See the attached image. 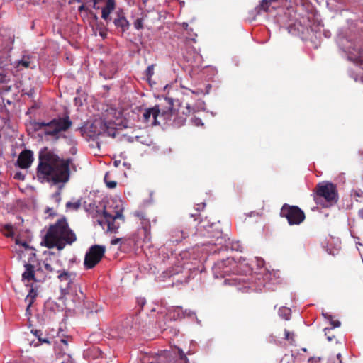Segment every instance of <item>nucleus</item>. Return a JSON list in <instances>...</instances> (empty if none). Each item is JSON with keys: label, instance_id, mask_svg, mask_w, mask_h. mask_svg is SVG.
<instances>
[{"label": "nucleus", "instance_id": "6ab92c4d", "mask_svg": "<svg viewBox=\"0 0 363 363\" xmlns=\"http://www.w3.org/2000/svg\"><path fill=\"white\" fill-rule=\"evenodd\" d=\"M101 125V128L103 132L106 133L108 135L115 138L116 136V129L111 126V123H107L105 121H99Z\"/></svg>", "mask_w": 363, "mask_h": 363}, {"label": "nucleus", "instance_id": "c03bdc74", "mask_svg": "<svg viewBox=\"0 0 363 363\" xmlns=\"http://www.w3.org/2000/svg\"><path fill=\"white\" fill-rule=\"evenodd\" d=\"M236 281H238L239 283H240L241 281L243 282V283H245V279L244 278H239V279H235Z\"/></svg>", "mask_w": 363, "mask_h": 363}, {"label": "nucleus", "instance_id": "c9c22d12", "mask_svg": "<svg viewBox=\"0 0 363 363\" xmlns=\"http://www.w3.org/2000/svg\"><path fill=\"white\" fill-rule=\"evenodd\" d=\"M179 356H180V359L184 360L185 363H189L188 358L186 357V354L183 352H179Z\"/></svg>", "mask_w": 363, "mask_h": 363}, {"label": "nucleus", "instance_id": "0eeeda50", "mask_svg": "<svg viewBox=\"0 0 363 363\" xmlns=\"http://www.w3.org/2000/svg\"><path fill=\"white\" fill-rule=\"evenodd\" d=\"M280 216L285 218L290 225H299L306 218L304 212L298 206L287 203L282 206Z\"/></svg>", "mask_w": 363, "mask_h": 363}, {"label": "nucleus", "instance_id": "49530a36", "mask_svg": "<svg viewBox=\"0 0 363 363\" xmlns=\"http://www.w3.org/2000/svg\"><path fill=\"white\" fill-rule=\"evenodd\" d=\"M93 7L95 9H99V6H98L97 4H94V3H93Z\"/></svg>", "mask_w": 363, "mask_h": 363}, {"label": "nucleus", "instance_id": "412c9836", "mask_svg": "<svg viewBox=\"0 0 363 363\" xmlns=\"http://www.w3.org/2000/svg\"><path fill=\"white\" fill-rule=\"evenodd\" d=\"M279 313L281 318H283L286 320H288L291 318V311L289 308L283 307L279 308Z\"/></svg>", "mask_w": 363, "mask_h": 363}, {"label": "nucleus", "instance_id": "c756f323", "mask_svg": "<svg viewBox=\"0 0 363 363\" xmlns=\"http://www.w3.org/2000/svg\"><path fill=\"white\" fill-rule=\"evenodd\" d=\"M350 60L354 61L357 64H363V52L360 53V55L355 59H352L351 56L348 57Z\"/></svg>", "mask_w": 363, "mask_h": 363}, {"label": "nucleus", "instance_id": "6e6552de", "mask_svg": "<svg viewBox=\"0 0 363 363\" xmlns=\"http://www.w3.org/2000/svg\"><path fill=\"white\" fill-rule=\"evenodd\" d=\"M171 114L166 111H161L159 106L152 108H145L143 113L142 121L151 125H156L161 123V119L165 123V118H167Z\"/></svg>", "mask_w": 363, "mask_h": 363}, {"label": "nucleus", "instance_id": "5701e85b", "mask_svg": "<svg viewBox=\"0 0 363 363\" xmlns=\"http://www.w3.org/2000/svg\"><path fill=\"white\" fill-rule=\"evenodd\" d=\"M34 335L35 336H36L39 340V342H42V343H50V341L48 340V338H43L42 337V335H43V333L41 330H32L31 331Z\"/></svg>", "mask_w": 363, "mask_h": 363}, {"label": "nucleus", "instance_id": "39448f33", "mask_svg": "<svg viewBox=\"0 0 363 363\" xmlns=\"http://www.w3.org/2000/svg\"><path fill=\"white\" fill-rule=\"evenodd\" d=\"M176 103L177 104H172V101L169 100V104L172 107L169 108L168 111H166V112L171 114V116L165 118V123L172 121L174 125L180 127L184 124L187 117L191 113V109L188 103L184 104L179 101H177Z\"/></svg>", "mask_w": 363, "mask_h": 363}, {"label": "nucleus", "instance_id": "20e7f679", "mask_svg": "<svg viewBox=\"0 0 363 363\" xmlns=\"http://www.w3.org/2000/svg\"><path fill=\"white\" fill-rule=\"evenodd\" d=\"M72 125V121L68 116L63 118H54L48 123L35 122L33 128L35 131L43 130L45 135H50L58 138L59 133L66 131Z\"/></svg>", "mask_w": 363, "mask_h": 363}, {"label": "nucleus", "instance_id": "9d476101", "mask_svg": "<svg viewBox=\"0 0 363 363\" xmlns=\"http://www.w3.org/2000/svg\"><path fill=\"white\" fill-rule=\"evenodd\" d=\"M104 217L108 225V230L111 233H116V230L119 228V224L116 223L117 219H121L123 220V216L122 214V211H116L114 214L110 213L106 208H104L103 211Z\"/></svg>", "mask_w": 363, "mask_h": 363}, {"label": "nucleus", "instance_id": "a18cd8bd", "mask_svg": "<svg viewBox=\"0 0 363 363\" xmlns=\"http://www.w3.org/2000/svg\"><path fill=\"white\" fill-rule=\"evenodd\" d=\"M84 9H85V6H84V5H82V6H79V11H82V10H84Z\"/></svg>", "mask_w": 363, "mask_h": 363}, {"label": "nucleus", "instance_id": "7c9ffc66", "mask_svg": "<svg viewBox=\"0 0 363 363\" xmlns=\"http://www.w3.org/2000/svg\"><path fill=\"white\" fill-rule=\"evenodd\" d=\"M115 6H116L115 0H107L106 4L105 6L106 8L113 11L115 9Z\"/></svg>", "mask_w": 363, "mask_h": 363}, {"label": "nucleus", "instance_id": "f03ea898", "mask_svg": "<svg viewBox=\"0 0 363 363\" xmlns=\"http://www.w3.org/2000/svg\"><path fill=\"white\" fill-rule=\"evenodd\" d=\"M76 240L77 235L69 227L65 218H62L55 224L51 225L44 239L46 247H56L58 250H63L67 245H72Z\"/></svg>", "mask_w": 363, "mask_h": 363}, {"label": "nucleus", "instance_id": "37998d69", "mask_svg": "<svg viewBox=\"0 0 363 363\" xmlns=\"http://www.w3.org/2000/svg\"><path fill=\"white\" fill-rule=\"evenodd\" d=\"M358 214L360 218H363V208L359 211Z\"/></svg>", "mask_w": 363, "mask_h": 363}, {"label": "nucleus", "instance_id": "2f4dec72", "mask_svg": "<svg viewBox=\"0 0 363 363\" xmlns=\"http://www.w3.org/2000/svg\"><path fill=\"white\" fill-rule=\"evenodd\" d=\"M30 62L28 60V59H22L18 62V66L22 65L23 67L28 68L30 66Z\"/></svg>", "mask_w": 363, "mask_h": 363}, {"label": "nucleus", "instance_id": "4468645a", "mask_svg": "<svg viewBox=\"0 0 363 363\" xmlns=\"http://www.w3.org/2000/svg\"><path fill=\"white\" fill-rule=\"evenodd\" d=\"M59 274L57 276L60 282H65L66 286L62 290L65 291V293H68L69 289L71 288L72 285L74 284V281L76 278V274L73 272H69L66 270L60 271L58 272Z\"/></svg>", "mask_w": 363, "mask_h": 363}, {"label": "nucleus", "instance_id": "3c124183", "mask_svg": "<svg viewBox=\"0 0 363 363\" xmlns=\"http://www.w3.org/2000/svg\"><path fill=\"white\" fill-rule=\"evenodd\" d=\"M100 35L104 37V33H102L101 32L100 33Z\"/></svg>", "mask_w": 363, "mask_h": 363}, {"label": "nucleus", "instance_id": "423d86ee", "mask_svg": "<svg viewBox=\"0 0 363 363\" xmlns=\"http://www.w3.org/2000/svg\"><path fill=\"white\" fill-rule=\"evenodd\" d=\"M205 230L206 233H204V236L209 239L208 244L220 246L219 250H221L224 247H228L229 238L227 235L223 234L219 225L211 224L208 225Z\"/></svg>", "mask_w": 363, "mask_h": 363}, {"label": "nucleus", "instance_id": "393cba45", "mask_svg": "<svg viewBox=\"0 0 363 363\" xmlns=\"http://www.w3.org/2000/svg\"><path fill=\"white\" fill-rule=\"evenodd\" d=\"M294 333L287 330H284V339L292 343L294 341Z\"/></svg>", "mask_w": 363, "mask_h": 363}, {"label": "nucleus", "instance_id": "58836bf2", "mask_svg": "<svg viewBox=\"0 0 363 363\" xmlns=\"http://www.w3.org/2000/svg\"><path fill=\"white\" fill-rule=\"evenodd\" d=\"M123 240V238H116V239H113L111 240V244L113 245H117L120 242H121Z\"/></svg>", "mask_w": 363, "mask_h": 363}, {"label": "nucleus", "instance_id": "ea45409f", "mask_svg": "<svg viewBox=\"0 0 363 363\" xmlns=\"http://www.w3.org/2000/svg\"><path fill=\"white\" fill-rule=\"evenodd\" d=\"M336 358H337V361H336V362H334V363H342V355L340 353H338L337 354Z\"/></svg>", "mask_w": 363, "mask_h": 363}, {"label": "nucleus", "instance_id": "2eb2a0df", "mask_svg": "<svg viewBox=\"0 0 363 363\" xmlns=\"http://www.w3.org/2000/svg\"><path fill=\"white\" fill-rule=\"evenodd\" d=\"M247 288L251 289L252 291H262L266 286L265 279L263 275L257 274L247 279Z\"/></svg>", "mask_w": 363, "mask_h": 363}, {"label": "nucleus", "instance_id": "e433bc0d", "mask_svg": "<svg viewBox=\"0 0 363 363\" xmlns=\"http://www.w3.org/2000/svg\"><path fill=\"white\" fill-rule=\"evenodd\" d=\"M53 197L55 198L56 202L60 203V201L61 200L60 192V191L56 192L55 194H53Z\"/></svg>", "mask_w": 363, "mask_h": 363}, {"label": "nucleus", "instance_id": "1a4fd4ad", "mask_svg": "<svg viewBox=\"0 0 363 363\" xmlns=\"http://www.w3.org/2000/svg\"><path fill=\"white\" fill-rule=\"evenodd\" d=\"M106 252L104 246L94 245H92L86 253L84 264L86 269L94 268L104 257Z\"/></svg>", "mask_w": 363, "mask_h": 363}, {"label": "nucleus", "instance_id": "8fccbe9b", "mask_svg": "<svg viewBox=\"0 0 363 363\" xmlns=\"http://www.w3.org/2000/svg\"><path fill=\"white\" fill-rule=\"evenodd\" d=\"M363 194L362 192H361V194H359L357 191L355 192V195H357V196H359V197L362 196L361 194Z\"/></svg>", "mask_w": 363, "mask_h": 363}, {"label": "nucleus", "instance_id": "79ce46f5", "mask_svg": "<svg viewBox=\"0 0 363 363\" xmlns=\"http://www.w3.org/2000/svg\"><path fill=\"white\" fill-rule=\"evenodd\" d=\"M70 152H71L72 154H73V155L76 154V152H77V148H76V147H72V148H71V150H70Z\"/></svg>", "mask_w": 363, "mask_h": 363}, {"label": "nucleus", "instance_id": "dca6fc26", "mask_svg": "<svg viewBox=\"0 0 363 363\" xmlns=\"http://www.w3.org/2000/svg\"><path fill=\"white\" fill-rule=\"evenodd\" d=\"M189 235V231L187 229H184L182 226L177 227L171 232V241L172 242H179L188 237Z\"/></svg>", "mask_w": 363, "mask_h": 363}, {"label": "nucleus", "instance_id": "ddd939ff", "mask_svg": "<svg viewBox=\"0 0 363 363\" xmlns=\"http://www.w3.org/2000/svg\"><path fill=\"white\" fill-rule=\"evenodd\" d=\"M33 161V154L30 150H23L18 155L16 165L21 169H28Z\"/></svg>", "mask_w": 363, "mask_h": 363}, {"label": "nucleus", "instance_id": "4be33fe9", "mask_svg": "<svg viewBox=\"0 0 363 363\" xmlns=\"http://www.w3.org/2000/svg\"><path fill=\"white\" fill-rule=\"evenodd\" d=\"M80 207H81L80 200H77V201H74V202L69 201L66 203V208L67 209L77 211Z\"/></svg>", "mask_w": 363, "mask_h": 363}, {"label": "nucleus", "instance_id": "f704fd0d", "mask_svg": "<svg viewBox=\"0 0 363 363\" xmlns=\"http://www.w3.org/2000/svg\"><path fill=\"white\" fill-rule=\"evenodd\" d=\"M6 82V75L3 71H0V83H4Z\"/></svg>", "mask_w": 363, "mask_h": 363}, {"label": "nucleus", "instance_id": "a878e982", "mask_svg": "<svg viewBox=\"0 0 363 363\" xmlns=\"http://www.w3.org/2000/svg\"><path fill=\"white\" fill-rule=\"evenodd\" d=\"M145 77L147 78V79H150V78L154 74V65H149L147 67V69L145 72Z\"/></svg>", "mask_w": 363, "mask_h": 363}, {"label": "nucleus", "instance_id": "c85d7f7f", "mask_svg": "<svg viewBox=\"0 0 363 363\" xmlns=\"http://www.w3.org/2000/svg\"><path fill=\"white\" fill-rule=\"evenodd\" d=\"M5 230H6V235L8 237L13 236V227L11 225H6L4 227Z\"/></svg>", "mask_w": 363, "mask_h": 363}, {"label": "nucleus", "instance_id": "bb28decb", "mask_svg": "<svg viewBox=\"0 0 363 363\" xmlns=\"http://www.w3.org/2000/svg\"><path fill=\"white\" fill-rule=\"evenodd\" d=\"M134 27L136 30H140L143 28V18H137L133 23Z\"/></svg>", "mask_w": 363, "mask_h": 363}, {"label": "nucleus", "instance_id": "a211bd4d", "mask_svg": "<svg viewBox=\"0 0 363 363\" xmlns=\"http://www.w3.org/2000/svg\"><path fill=\"white\" fill-rule=\"evenodd\" d=\"M56 262L50 258H46L43 262L44 268L48 274L60 272V270L56 269Z\"/></svg>", "mask_w": 363, "mask_h": 363}, {"label": "nucleus", "instance_id": "f257e3e1", "mask_svg": "<svg viewBox=\"0 0 363 363\" xmlns=\"http://www.w3.org/2000/svg\"><path fill=\"white\" fill-rule=\"evenodd\" d=\"M38 157L37 177L39 179L52 181L54 184L66 183L69 181L72 159H60L57 155L47 147L40 150Z\"/></svg>", "mask_w": 363, "mask_h": 363}, {"label": "nucleus", "instance_id": "de8ad7c7", "mask_svg": "<svg viewBox=\"0 0 363 363\" xmlns=\"http://www.w3.org/2000/svg\"><path fill=\"white\" fill-rule=\"evenodd\" d=\"M201 122V121L200 119H199V118L196 119V125H199Z\"/></svg>", "mask_w": 363, "mask_h": 363}, {"label": "nucleus", "instance_id": "9b49d317", "mask_svg": "<svg viewBox=\"0 0 363 363\" xmlns=\"http://www.w3.org/2000/svg\"><path fill=\"white\" fill-rule=\"evenodd\" d=\"M26 270L22 274L23 280L34 281L36 282L43 281L45 279L46 275L40 274L41 273V268L38 267L35 272L34 267L31 264L26 263L24 265Z\"/></svg>", "mask_w": 363, "mask_h": 363}, {"label": "nucleus", "instance_id": "b1692460", "mask_svg": "<svg viewBox=\"0 0 363 363\" xmlns=\"http://www.w3.org/2000/svg\"><path fill=\"white\" fill-rule=\"evenodd\" d=\"M109 174L108 173H106L104 176V182L106 183V185L109 189H114L117 186V182L115 181H109L108 179Z\"/></svg>", "mask_w": 363, "mask_h": 363}, {"label": "nucleus", "instance_id": "4c0bfd02", "mask_svg": "<svg viewBox=\"0 0 363 363\" xmlns=\"http://www.w3.org/2000/svg\"><path fill=\"white\" fill-rule=\"evenodd\" d=\"M196 210L200 211H202L204 209L205 206H206V203H198L196 205Z\"/></svg>", "mask_w": 363, "mask_h": 363}, {"label": "nucleus", "instance_id": "72a5a7b5", "mask_svg": "<svg viewBox=\"0 0 363 363\" xmlns=\"http://www.w3.org/2000/svg\"><path fill=\"white\" fill-rule=\"evenodd\" d=\"M330 324L332 325V327L330 329H333L334 328H337L340 326V322L339 320H330Z\"/></svg>", "mask_w": 363, "mask_h": 363}, {"label": "nucleus", "instance_id": "09e8293b", "mask_svg": "<svg viewBox=\"0 0 363 363\" xmlns=\"http://www.w3.org/2000/svg\"><path fill=\"white\" fill-rule=\"evenodd\" d=\"M61 342H63L65 345H67V340H66L65 339H62Z\"/></svg>", "mask_w": 363, "mask_h": 363}, {"label": "nucleus", "instance_id": "f8f14e48", "mask_svg": "<svg viewBox=\"0 0 363 363\" xmlns=\"http://www.w3.org/2000/svg\"><path fill=\"white\" fill-rule=\"evenodd\" d=\"M233 264H235L233 259L230 258L217 262L213 267L215 276L216 277H223L228 274L231 271V268L229 267Z\"/></svg>", "mask_w": 363, "mask_h": 363}, {"label": "nucleus", "instance_id": "7ed1b4c3", "mask_svg": "<svg viewBox=\"0 0 363 363\" xmlns=\"http://www.w3.org/2000/svg\"><path fill=\"white\" fill-rule=\"evenodd\" d=\"M314 201L323 208H328L338 201L337 187L330 182L318 183L315 187Z\"/></svg>", "mask_w": 363, "mask_h": 363}, {"label": "nucleus", "instance_id": "473e14b6", "mask_svg": "<svg viewBox=\"0 0 363 363\" xmlns=\"http://www.w3.org/2000/svg\"><path fill=\"white\" fill-rule=\"evenodd\" d=\"M13 178L17 180L23 181L25 179V175L22 172H18L14 174Z\"/></svg>", "mask_w": 363, "mask_h": 363}, {"label": "nucleus", "instance_id": "cd10ccee", "mask_svg": "<svg viewBox=\"0 0 363 363\" xmlns=\"http://www.w3.org/2000/svg\"><path fill=\"white\" fill-rule=\"evenodd\" d=\"M113 11L109 9H107L106 7H104L102 9V13H101V17L102 18H104V20H108L109 18V15L110 13L112 12Z\"/></svg>", "mask_w": 363, "mask_h": 363}, {"label": "nucleus", "instance_id": "f3484780", "mask_svg": "<svg viewBox=\"0 0 363 363\" xmlns=\"http://www.w3.org/2000/svg\"><path fill=\"white\" fill-rule=\"evenodd\" d=\"M114 25L121 29L122 33L128 30L130 24L126 18L125 17L123 10L117 11V18L114 19Z\"/></svg>", "mask_w": 363, "mask_h": 363}, {"label": "nucleus", "instance_id": "aec40b11", "mask_svg": "<svg viewBox=\"0 0 363 363\" xmlns=\"http://www.w3.org/2000/svg\"><path fill=\"white\" fill-rule=\"evenodd\" d=\"M37 296V292H35L33 289H30L29 294L27 295L25 301L28 302L26 311H28L30 307L31 306L32 303H33L35 297Z\"/></svg>", "mask_w": 363, "mask_h": 363}, {"label": "nucleus", "instance_id": "a19ab883", "mask_svg": "<svg viewBox=\"0 0 363 363\" xmlns=\"http://www.w3.org/2000/svg\"><path fill=\"white\" fill-rule=\"evenodd\" d=\"M320 360V358H318V359H316L315 358H309L308 362H309V363H317Z\"/></svg>", "mask_w": 363, "mask_h": 363}]
</instances>
